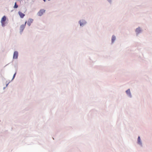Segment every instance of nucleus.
<instances>
[{
  "mask_svg": "<svg viewBox=\"0 0 152 152\" xmlns=\"http://www.w3.org/2000/svg\"><path fill=\"white\" fill-rule=\"evenodd\" d=\"M126 94L128 95H129V96H130L131 95V94H130V89H129L128 90H127L126 91Z\"/></svg>",
  "mask_w": 152,
  "mask_h": 152,
  "instance_id": "1a4fd4ad",
  "label": "nucleus"
},
{
  "mask_svg": "<svg viewBox=\"0 0 152 152\" xmlns=\"http://www.w3.org/2000/svg\"><path fill=\"white\" fill-rule=\"evenodd\" d=\"M45 12V10L42 9L38 12L37 15L39 16H41Z\"/></svg>",
  "mask_w": 152,
  "mask_h": 152,
  "instance_id": "f03ea898",
  "label": "nucleus"
},
{
  "mask_svg": "<svg viewBox=\"0 0 152 152\" xmlns=\"http://www.w3.org/2000/svg\"><path fill=\"white\" fill-rule=\"evenodd\" d=\"M26 23V21L25 22V24L22 25L21 26L20 28V30L22 31H23V29H24V28H25Z\"/></svg>",
  "mask_w": 152,
  "mask_h": 152,
  "instance_id": "39448f33",
  "label": "nucleus"
},
{
  "mask_svg": "<svg viewBox=\"0 0 152 152\" xmlns=\"http://www.w3.org/2000/svg\"><path fill=\"white\" fill-rule=\"evenodd\" d=\"M48 1H50V0H48Z\"/></svg>",
  "mask_w": 152,
  "mask_h": 152,
  "instance_id": "2eb2a0df",
  "label": "nucleus"
},
{
  "mask_svg": "<svg viewBox=\"0 0 152 152\" xmlns=\"http://www.w3.org/2000/svg\"><path fill=\"white\" fill-rule=\"evenodd\" d=\"M18 5H17L16 4V3L15 2V5H14V8H17L18 7Z\"/></svg>",
  "mask_w": 152,
  "mask_h": 152,
  "instance_id": "f8f14e48",
  "label": "nucleus"
},
{
  "mask_svg": "<svg viewBox=\"0 0 152 152\" xmlns=\"http://www.w3.org/2000/svg\"><path fill=\"white\" fill-rule=\"evenodd\" d=\"M45 2L46 0H43Z\"/></svg>",
  "mask_w": 152,
  "mask_h": 152,
  "instance_id": "4468645a",
  "label": "nucleus"
},
{
  "mask_svg": "<svg viewBox=\"0 0 152 152\" xmlns=\"http://www.w3.org/2000/svg\"><path fill=\"white\" fill-rule=\"evenodd\" d=\"M18 53L17 51H15L14 52L13 56V58L16 59L18 58Z\"/></svg>",
  "mask_w": 152,
  "mask_h": 152,
  "instance_id": "7ed1b4c3",
  "label": "nucleus"
},
{
  "mask_svg": "<svg viewBox=\"0 0 152 152\" xmlns=\"http://www.w3.org/2000/svg\"><path fill=\"white\" fill-rule=\"evenodd\" d=\"M138 142V143L139 144H141V142L140 140V136H139L138 137L137 139Z\"/></svg>",
  "mask_w": 152,
  "mask_h": 152,
  "instance_id": "9d476101",
  "label": "nucleus"
},
{
  "mask_svg": "<svg viewBox=\"0 0 152 152\" xmlns=\"http://www.w3.org/2000/svg\"><path fill=\"white\" fill-rule=\"evenodd\" d=\"M18 14L19 15L20 17L21 18H23L25 15L24 14L20 11L18 12Z\"/></svg>",
  "mask_w": 152,
  "mask_h": 152,
  "instance_id": "0eeeda50",
  "label": "nucleus"
},
{
  "mask_svg": "<svg viewBox=\"0 0 152 152\" xmlns=\"http://www.w3.org/2000/svg\"><path fill=\"white\" fill-rule=\"evenodd\" d=\"M141 31L140 28H138L136 29V31L137 33H139Z\"/></svg>",
  "mask_w": 152,
  "mask_h": 152,
  "instance_id": "6e6552de",
  "label": "nucleus"
},
{
  "mask_svg": "<svg viewBox=\"0 0 152 152\" xmlns=\"http://www.w3.org/2000/svg\"><path fill=\"white\" fill-rule=\"evenodd\" d=\"M79 23L80 26H82L85 24L86 22L84 20H82L80 21Z\"/></svg>",
  "mask_w": 152,
  "mask_h": 152,
  "instance_id": "20e7f679",
  "label": "nucleus"
},
{
  "mask_svg": "<svg viewBox=\"0 0 152 152\" xmlns=\"http://www.w3.org/2000/svg\"><path fill=\"white\" fill-rule=\"evenodd\" d=\"M115 36H113L112 37V42L113 43V42L115 40Z\"/></svg>",
  "mask_w": 152,
  "mask_h": 152,
  "instance_id": "9b49d317",
  "label": "nucleus"
},
{
  "mask_svg": "<svg viewBox=\"0 0 152 152\" xmlns=\"http://www.w3.org/2000/svg\"><path fill=\"white\" fill-rule=\"evenodd\" d=\"M33 21V20L31 19H29L28 22H27V24L29 26H30L31 23H32Z\"/></svg>",
  "mask_w": 152,
  "mask_h": 152,
  "instance_id": "423d86ee",
  "label": "nucleus"
},
{
  "mask_svg": "<svg viewBox=\"0 0 152 152\" xmlns=\"http://www.w3.org/2000/svg\"><path fill=\"white\" fill-rule=\"evenodd\" d=\"M16 73H15L14 75V76H13V78H14L15 77V75H16Z\"/></svg>",
  "mask_w": 152,
  "mask_h": 152,
  "instance_id": "ddd939ff",
  "label": "nucleus"
},
{
  "mask_svg": "<svg viewBox=\"0 0 152 152\" xmlns=\"http://www.w3.org/2000/svg\"><path fill=\"white\" fill-rule=\"evenodd\" d=\"M6 20V18L5 16H4L1 18V23L2 26L3 27L4 26L5 24V21Z\"/></svg>",
  "mask_w": 152,
  "mask_h": 152,
  "instance_id": "f257e3e1",
  "label": "nucleus"
}]
</instances>
